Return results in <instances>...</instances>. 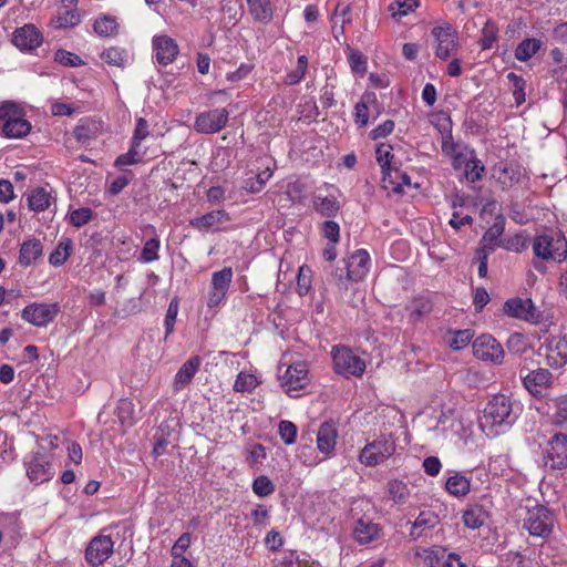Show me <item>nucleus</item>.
Listing matches in <instances>:
<instances>
[{
  "instance_id": "1",
  "label": "nucleus",
  "mask_w": 567,
  "mask_h": 567,
  "mask_svg": "<svg viewBox=\"0 0 567 567\" xmlns=\"http://www.w3.org/2000/svg\"><path fill=\"white\" fill-rule=\"evenodd\" d=\"M513 405L508 396L504 394L494 395L486 404L483 415L480 419V425L483 431L488 430L487 435H497L496 427H508L513 422Z\"/></svg>"
},
{
  "instance_id": "2",
  "label": "nucleus",
  "mask_w": 567,
  "mask_h": 567,
  "mask_svg": "<svg viewBox=\"0 0 567 567\" xmlns=\"http://www.w3.org/2000/svg\"><path fill=\"white\" fill-rule=\"evenodd\" d=\"M395 452V443L389 436H382L368 443L359 453V461L365 466H377L385 462Z\"/></svg>"
},
{
  "instance_id": "3",
  "label": "nucleus",
  "mask_w": 567,
  "mask_h": 567,
  "mask_svg": "<svg viewBox=\"0 0 567 567\" xmlns=\"http://www.w3.org/2000/svg\"><path fill=\"white\" fill-rule=\"evenodd\" d=\"M332 360L334 371L346 378L361 377L365 370L364 360L346 347L333 348Z\"/></svg>"
},
{
  "instance_id": "4",
  "label": "nucleus",
  "mask_w": 567,
  "mask_h": 567,
  "mask_svg": "<svg viewBox=\"0 0 567 567\" xmlns=\"http://www.w3.org/2000/svg\"><path fill=\"white\" fill-rule=\"evenodd\" d=\"M523 527L532 536L546 538L554 527L553 514L547 507L537 505L527 511Z\"/></svg>"
},
{
  "instance_id": "5",
  "label": "nucleus",
  "mask_w": 567,
  "mask_h": 567,
  "mask_svg": "<svg viewBox=\"0 0 567 567\" xmlns=\"http://www.w3.org/2000/svg\"><path fill=\"white\" fill-rule=\"evenodd\" d=\"M534 254L544 260H558L563 261L567 257V244L565 239H554L548 235H540L534 239L533 243Z\"/></svg>"
},
{
  "instance_id": "6",
  "label": "nucleus",
  "mask_w": 567,
  "mask_h": 567,
  "mask_svg": "<svg viewBox=\"0 0 567 567\" xmlns=\"http://www.w3.org/2000/svg\"><path fill=\"white\" fill-rule=\"evenodd\" d=\"M473 354L483 361L502 364L505 352L502 344L491 334H482L473 341Z\"/></svg>"
},
{
  "instance_id": "7",
  "label": "nucleus",
  "mask_w": 567,
  "mask_h": 567,
  "mask_svg": "<svg viewBox=\"0 0 567 567\" xmlns=\"http://www.w3.org/2000/svg\"><path fill=\"white\" fill-rule=\"evenodd\" d=\"M539 354L545 355L547 364L559 369L567 363V338L564 336H551L538 349Z\"/></svg>"
},
{
  "instance_id": "8",
  "label": "nucleus",
  "mask_w": 567,
  "mask_h": 567,
  "mask_svg": "<svg viewBox=\"0 0 567 567\" xmlns=\"http://www.w3.org/2000/svg\"><path fill=\"white\" fill-rule=\"evenodd\" d=\"M280 380L288 395L298 396L299 390L303 389L309 382V371L306 362L299 361L290 364Z\"/></svg>"
},
{
  "instance_id": "9",
  "label": "nucleus",
  "mask_w": 567,
  "mask_h": 567,
  "mask_svg": "<svg viewBox=\"0 0 567 567\" xmlns=\"http://www.w3.org/2000/svg\"><path fill=\"white\" fill-rule=\"evenodd\" d=\"M229 112L226 109H214L196 116L194 130L200 134H215L227 124Z\"/></svg>"
},
{
  "instance_id": "10",
  "label": "nucleus",
  "mask_w": 567,
  "mask_h": 567,
  "mask_svg": "<svg viewBox=\"0 0 567 567\" xmlns=\"http://www.w3.org/2000/svg\"><path fill=\"white\" fill-rule=\"evenodd\" d=\"M114 543L107 535L93 537L85 549V560L91 567H99L113 554Z\"/></svg>"
},
{
  "instance_id": "11",
  "label": "nucleus",
  "mask_w": 567,
  "mask_h": 567,
  "mask_svg": "<svg viewBox=\"0 0 567 567\" xmlns=\"http://www.w3.org/2000/svg\"><path fill=\"white\" fill-rule=\"evenodd\" d=\"M435 40V55L441 60H446L457 45V32L450 25H437L431 31Z\"/></svg>"
},
{
  "instance_id": "12",
  "label": "nucleus",
  "mask_w": 567,
  "mask_h": 567,
  "mask_svg": "<svg viewBox=\"0 0 567 567\" xmlns=\"http://www.w3.org/2000/svg\"><path fill=\"white\" fill-rule=\"evenodd\" d=\"M231 280L233 269L230 267L213 272L210 291L207 298V306L209 308L217 307L226 298Z\"/></svg>"
},
{
  "instance_id": "13",
  "label": "nucleus",
  "mask_w": 567,
  "mask_h": 567,
  "mask_svg": "<svg viewBox=\"0 0 567 567\" xmlns=\"http://www.w3.org/2000/svg\"><path fill=\"white\" fill-rule=\"evenodd\" d=\"M58 312V303H32L22 310V318L35 327H44L54 320Z\"/></svg>"
},
{
  "instance_id": "14",
  "label": "nucleus",
  "mask_w": 567,
  "mask_h": 567,
  "mask_svg": "<svg viewBox=\"0 0 567 567\" xmlns=\"http://www.w3.org/2000/svg\"><path fill=\"white\" fill-rule=\"evenodd\" d=\"M344 264L346 270H348V279L360 281L367 276L371 259L367 250L358 249L344 260Z\"/></svg>"
},
{
  "instance_id": "15",
  "label": "nucleus",
  "mask_w": 567,
  "mask_h": 567,
  "mask_svg": "<svg viewBox=\"0 0 567 567\" xmlns=\"http://www.w3.org/2000/svg\"><path fill=\"white\" fill-rule=\"evenodd\" d=\"M27 474L29 478L37 484L48 482L53 476L49 456L35 453L28 463Z\"/></svg>"
},
{
  "instance_id": "16",
  "label": "nucleus",
  "mask_w": 567,
  "mask_h": 567,
  "mask_svg": "<svg viewBox=\"0 0 567 567\" xmlns=\"http://www.w3.org/2000/svg\"><path fill=\"white\" fill-rule=\"evenodd\" d=\"M155 58L158 64L168 65L178 54V45L168 35H156L152 41Z\"/></svg>"
},
{
  "instance_id": "17",
  "label": "nucleus",
  "mask_w": 567,
  "mask_h": 567,
  "mask_svg": "<svg viewBox=\"0 0 567 567\" xmlns=\"http://www.w3.org/2000/svg\"><path fill=\"white\" fill-rule=\"evenodd\" d=\"M520 370L523 384L533 395L540 394L544 388L551 384L553 375L547 369L539 368L526 374Z\"/></svg>"
},
{
  "instance_id": "18",
  "label": "nucleus",
  "mask_w": 567,
  "mask_h": 567,
  "mask_svg": "<svg viewBox=\"0 0 567 567\" xmlns=\"http://www.w3.org/2000/svg\"><path fill=\"white\" fill-rule=\"evenodd\" d=\"M12 42L20 50H32L41 44L42 38L34 25L25 24L14 31Z\"/></svg>"
},
{
  "instance_id": "19",
  "label": "nucleus",
  "mask_w": 567,
  "mask_h": 567,
  "mask_svg": "<svg viewBox=\"0 0 567 567\" xmlns=\"http://www.w3.org/2000/svg\"><path fill=\"white\" fill-rule=\"evenodd\" d=\"M548 457L551 461L553 468H564L567 466V436L555 434L549 441Z\"/></svg>"
},
{
  "instance_id": "20",
  "label": "nucleus",
  "mask_w": 567,
  "mask_h": 567,
  "mask_svg": "<svg viewBox=\"0 0 567 567\" xmlns=\"http://www.w3.org/2000/svg\"><path fill=\"white\" fill-rule=\"evenodd\" d=\"M202 363V359L198 355H194L189 358L177 371L174 382H173V390L175 392L182 391L184 388H186L196 372L198 371Z\"/></svg>"
},
{
  "instance_id": "21",
  "label": "nucleus",
  "mask_w": 567,
  "mask_h": 567,
  "mask_svg": "<svg viewBox=\"0 0 567 567\" xmlns=\"http://www.w3.org/2000/svg\"><path fill=\"white\" fill-rule=\"evenodd\" d=\"M504 311L517 319L532 320L535 318V307L530 299H509L504 305Z\"/></svg>"
},
{
  "instance_id": "22",
  "label": "nucleus",
  "mask_w": 567,
  "mask_h": 567,
  "mask_svg": "<svg viewBox=\"0 0 567 567\" xmlns=\"http://www.w3.org/2000/svg\"><path fill=\"white\" fill-rule=\"evenodd\" d=\"M431 567H466L455 553L446 554V549L434 547L426 557Z\"/></svg>"
},
{
  "instance_id": "23",
  "label": "nucleus",
  "mask_w": 567,
  "mask_h": 567,
  "mask_svg": "<svg viewBox=\"0 0 567 567\" xmlns=\"http://www.w3.org/2000/svg\"><path fill=\"white\" fill-rule=\"evenodd\" d=\"M249 14L255 22L268 24L274 17V9L270 0H246Z\"/></svg>"
},
{
  "instance_id": "24",
  "label": "nucleus",
  "mask_w": 567,
  "mask_h": 567,
  "mask_svg": "<svg viewBox=\"0 0 567 567\" xmlns=\"http://www.w3.org/2000/svg\"><path fill=\"white\" fill-rule=\"evenodd\" d=\"M228 220V214L225 210L220 209L213 210L200 217L192 219L190 225L199 230H208L210 228L218 227L219 225Z\"/></svg>"
},
{
  "instance_id": "25",
  "label": "nucleus",
  "mask_w": 567,
  "mask_h": 567,
  "mask_svg": "<svg viewBox=\"0 0 567 567\" xmlns=\"http://www.w3.org/2000/svg\"><path fill=\"white\" fill-rule=\"evenodd\" d=\"M379 533L378 524L359 519L353 529V537L358 543L365 545L377 539Z\"/></svg>"
},
{
  "instance_id": "26",
  "label": "nucleus",
  "mask_w": 567,
  "mask_h": 567,
  "mask_svg": "<svg viewBox=\"0 0 567 567\" xmlns=\"http://www.w3.org/2000/svg\"><path fill=\"white\" fill-rule=\"evenodd\" d=\"M43 251L42 244L39 239H29L21 245L19 252V262L22 266H30L35 261Z\"/></svg>"
},
{
  "instance_id": "27",
  "label": "nucleus",
  "mask_w": 567,
  "mask_h": 567,
  "mask_svg": "<svg viewBox=\"0 0 567 567\" xmlns=\"http://www.w3.org/2000/svg\"><path fill=\"white\" fill-rule=\"evenodd\" d=\"M337 430L331 423H323L317 434L318 449L322 453H330L336 445Z\"/></svg>"
},
{
  "instance_id": "28",
  "label": "nucleus",
  "mask_w": 567,
  "mask_h": 567,
  "mask_svg": "<svg viewBox=\"0 0 567 567\" xmlns=\"http://www.w3.org/2000/svg\"><path fill=\"white\" fill-rule=\"evenodd\" d=\"M494 176L503 188H508L519 181L520 172L517 167L506 164L495 168Z\"/></svg>"
},
{
  "instance_id": "29",
  "label": "nucleus",
  "mask_w": 567,
  "mask_h": 567,
  "mask_svg": "<svg viewBox=\"0 0 567 567\" xmlns=\"http://www.w3.org/2000/svg\"><path fill=\"white\" fill-rule=\"evenodd\" d=\"M51 200V193L43 187L33 189L28 196L29 208L34 212H43L48 209Z\"/></svg>"
},
{
  "instance_id": "30",
  "label": "nucleus",
  "mask_w": 567,
  "mask_h": 567,
  "mask_svg": "<svg viewBox=\"0 0 567 567\" xmlns=\"http://www.w3.org/2000/svg\"><path fill=\"white\" fill-rule=\"evenodd\" d=\"M31 131V124L25 118L19 117L16 121L4 123L2 133L8 138H22Z\"/></svg>"
},
{
  "instance_id": "31",
  "label": "nucleus",
  "mask_w": 567,
  "mask_h": 567,
  "mask_svg": "<svg viewBox=\"0 0 567 567\" xmlns=\"http://www.w3.org/2000/svg\"><path fill=\"white\" fill-rule=\"evenodd\" d=\"M542 48V41L536 38L523 40L515 49V58L520 62H526L533 58Z\"/></svg>"
},
{
  "instance_id": "32",
  "label": "nucleus",
  "mask_w": 567,
  "mask_h": 567,
  "mask_svg": "<svg viewBox=\"0 0 567 567\" xmlns=\"http://www.w3.org/2000/svg\"><path fill=\"white\" fill-rule=\"evenodd\" d=\"M219 3L225 24L235 25L241 17L239 0H219Z\"/></svg>"
},
{
  "instance_id": "33",
  "label": "nucleus",
  "mask_w": 567,
  "mask_h": 567,
  "mask_svg": "<svg viewBox=\"0 0 567 567\" xmlns=\"http://www.w3.org/2000/svg\"><path fill=\"white\" fill-rule=\"evenodd\" d=\"M313 206L318 213L327 217L334 216L340 209L339 202L336 197L316 196L313 199Z\"/></svg>"
},
{
  "instance_id": "34",
  "label": "nucleus",
  "mask_w": 567,
  "mask_h": 567,
  "mask_svg": "<svg viewBox=\"0 0 567 567\" xmlns=\"http://www.w3.org/2000/svg\"><path fill=\"white\" fill-rule=\"evenodd\" d=\"M72 241L69 238H63L59 241L56 248L50 254L49 262L52 266L63 265L70 256Z\"/></svg>"
},
{
  "instance_id": "35",
  "label": "nucleus",
  "mask_w": 567,
  "mask_h": 567,
  "mask_svg": "<svg viewBox=\"0 0 567 567\" xmlns=\"http://www.w3.org/2000/svg\"><path fill=\"white\" fill-rule=\"evenodd\" d=\"M391 151H392V146L388 145V144H380L375 151V157L382 168V173L384 174V178H383L384 181H385L386 176H389L391 178L390 162H391V158L393 157Z\"/></svg>"
},
{
  "instance_id": "36",
  "label": "nucleus",
  "mask_w": 567,
  "mask_h": 567,
  "mask_svg": "<svg viewBox=\"0 0 567 567\" xmlns=\"http://www.w3.org/2000/svg\"><path fill=\"white\" fill-rule=\"evenodd\" d=\"M159 246H161V244H159V239L157 237H153V238L146 240L142 248V251L140 255V260L145 264H150V262L158 260Z\"/></svg>"
},
{
  "instance_id": "37",
  "label": "nucleus",
  "mask_w": 567,
  "mask_h": 567,
  "mask_svg": "<svg viewBox=\"0 0 567 567\" xmlns=\"http://www.w3.org/2000/svg\"><path fill=\"white\" fill-rule=\"evenodd\" d=\"M93 28L99 35L111 37L116 33L117 23L114 18L104 16L95 20Z\"/></svg>"
},
{
  "instance_id": "38",
  "label": "nucleus",
  "mask_w": 567,
  "mask_h": 567,
  "mask_svg": "<svg viewBox=\"0 0 567 567\" xmlns=\"http://www.w3.org/2000/svg\"><path fill=\"white\" fill-rule=\"evenodd\" d=\"M417 7V0H395L389 6L393 19H401Z\"/></svg>"
},
{
  "instance_id": "39",
  "label": "nucleus",
  "mask_w": 567,
  "mask_h": 567,
  "mask_svg": "<svg viewBox=\"0 0 567 567\" xmlns=\"http://www.w3.org/2000/svg\"><path fill=\"white\" fill-rule=\"evenodd\" d=\"M446 489L455 496L465 495L470 491V482L462 475H454L447 478Z\"/></svg>"
},
{
  "instance_id": "40",
  "label": "nucleus",
  "mask_w": 567,
  "mask_h": 567,
  "mask_svg": "<svg viewBox=\"0 0 567 567\" xmlns=\"http://www.w3.org/2000/svg\"><path fill=\"white\" fill-rule=\"evenodd\" d=\"M308 69V59L306 55H300L297 61V66L295 70L287 73L285 78V83L287 85L298 84L303 78Z\"/></svg>"
},
{
  "instance_id": "41",
  "label": "nucleus",
  "mask_w": 567,
  "mask_h": 567,
  "mask_svg": "<svg viewBox=\"0 0 567 567\" xmlns=\"http://www.w3.org/2000/svg\"><path fill=\"white\" fill-rule=\"evenodd\" d=\"M452 336L447 341L449 346L453 350H461L465 348L473 339L474 334L471 330H455L450 332Z\"/></svg>"
},
{
  "instance_id": "42",
  "label": "nucleus",
  "mask_w": 567,
  "mask_h": 567,
  "mask_svg": "<svg viewBox=\"0 0 567 567\" xmlns=\"http://www.w3.org/2000/svg\"><path fill=\"white\" fill-rule=\"evenodd\" d=\"M437 524V516L431 512H421L419 516L416 517L415 522L413 523V527L411 530V536L413 538H416L419 535L414 533L415 529L422 528H433Z\"/></svg>"
},
{
  "instance_id": "43",
  "label": "nucleus",
  "mask_w": 567,
  "mask_h": 567,
  "mask_svg": "<svg viewBox=\"0 0 567 567\" xmlns=\"http://www.w3.org/2000/svg\"><path fill=\"white\" fill-rule=\"evenodd\" d=\"M126 54L123 50L112 47L106 50H104L101 54V59L112 66H124V63L126 61Z\"/></svg>"
},
{
  "instance_id": "44",
  "label": "nucleus",
  "mask_w": 567,
  "mask_h": 567,
  "mask_svg": "<svg viewBox=\"0 0 567 567\" xmlns=\"http://www.w3.org/2000/svg\"><path fill=\"white\" fill-rule=\"evenodd\" d=\"M258 380L254 374L239 372L236 378L234 390L236 392H250L258 385Z\"/></svg>"
},
{
  "instance_id": "45",
  "label": "nucleus",
  "mask_w": 567,
  "mask_h": 567,
  "mask_svg": "<svg viewBox=\"0 0 567 567\" xmlns=\"http://www.w3.org/2000/svg\"><path fill=\"white\" fill-rule=\"evenodd\" d=\"M464 163L465 178L471 183L481 179L482 173L484 172V166L482 165L481 161L476 159L475 157H471L468 159H465Z\"/></svg>"
},
{
  "instance_id": "46",
  "label": "nucleus",
  "mask_w": 567,
  "mask_h": 567,
  "mask_svg": "<svg viewBox=\"0 0 567 567\" xmlns=\"http://www.w3.org/2000/svg\"><path fill=\"white\" fill-rule=\"evenodd\" d=\"M140 145L132 143L127 153L120 155L115 161V166L122 167L142 162L143 154L140 152Z\"/></svg>"
},
{
  "instance_id": "47",
  "label": "nucleus",
  "mask_w": 567,
  "mask_h": 567,
  "mask_svg": "<svg viewBox=\"0 0 567 567\" xmlns=\"http://www.w3.org/2000/svg\"><path fill=\"white\" fill-rule=\"evenodd\" d=\"M506 347L511 353L523 354L529 348L527 339L520 333H513L508 337Z\"/></svg>"
},
{
  "instance_id": "48",
  "label": "nucleus",
  "mask_w": 567,
  "mask_h": 567,
  "mask_svg": "<svg viewBox=\"0 0 567 567\" xmlns=\"http://www.w3.org/2000/svg\"><path fill=\"white\" fill-rule=\"evenodd\" d=\"M464 525L468 528L476 529L484 523V513L480 507H472L463 514Z\"/></svg>"
},
{
  "instance_id": "49",
  "label": "nucleus",
  "mask_w": 567,
  "mask_h": 567,
  "mask_svg": "<svg viewBox=\"0 0 567 567\" xmlns=\"http://www.w3.org/2000/svg\"><path fill=\"white\" fill-rule=\"evenodd\" d=\"M94 217V213L91 208L81 207L70 213V223L74 227H82L89 224Z\"/></svg>"
},
{
  "instance_id": "50",
  "label": "nucleus",
  "mask_w": 567,
  "mask_h": 567,
  "mask_svg": "<svg viewBox=\"0 0 567 567\" xmlns=\"http://www.w3.org/2000/svg\"><path fill=\"white\" fill-rule=\"evenodd\" d=\"M23 116L22 110L14 102H4L0 106V121L4 123H9L11 121H16L19 117Z\"/></svg>"
},
{
  "instance_id": "51",
  "label": "nucleus",
  "mask_w": 567,
  "mask_h": 567,
  "mask_svg": "<svg viewBox=\"0 0 567 567\" xmlns=\"http://www.w3.org/2000/svg\"><path fill=\"white\" fill-rule=\"evenodd\" d=\"M388 492H389L390 497L395 503L405 502V499L410 493L406 484H404L401 481H396V480L388 483Z\"/></svg>"
},
{
  "instance_id": "52",
  "label": "nucleus",
  "mask_w": 567,
  "mask_h": 567,
  "mask_svg": "<svg viewBox=\"0 0 567 567\" xmlns=\"http://www.w3.org/2000/svg\"><path fill=\"white\" fill-rule=\"evenodd\" d=\"M255 494L260 497L268 496L275 492V485L267 476H258L252 483Z\"/></svg>"
},
{
  "instance_id": "53",
  "label": "nucleus",
  "mask_w": 567,
  "mask_h": 567,
  "mask_svg": "<svg viewBox=\"0 0 567 567\" xmlns=\"http://www.w3.org/2000/svg\"><path fill=\"white\" fill-rule=\"evenodd\" d=\"M179 305L178 300L174 298L166 310L165 319H164V326L166 330V337H168L174 331V324L176 321V317L178 313Z\"/></svg>"
},
{
  "instance_id": "54",
  "label": "nucleus",
  "mask_w": 567,
  "mask_h": 567,
  "mask_svg": "<svg viewBox=\"0 0 567 567\" xmlns=\"http://www.w3.org/2000/svg\"><path fill=\"white\" fill-rule=\"evenodd\" d=\"M496 39H497L496 27L493 23L487 22L482 30V38L480 39L481 48L483 50L491 49L493 43L496 41Z\"/></svg>"
},
{
  "instance_id": "55",
  "label": "nucleus",
  "mask_w": 567,
  "mask_h": 567,
  "mask_svg": "<svg viewBox=\"0 0 567 567\" xmlns=\"http://www.w3.org/2000/svg\"><path fill=\"white\" fill-rule=\"evenodd\" d=\"M279 435L286 444L290 445L296 441L297 426L290 421H281L279 423Z\"/></svg>"
},
{
  "instance_id": "56",
  "label": "nucleus",
  "mask_w": 567,
  "mask_h": 567,
  "mask_svg": "<svg viewBox=\"0 0 567 567\" xmlns=\"http://www.w3.org/2000/svg\"><path fill=\"white\" fill-rule=\"evenodd\" d=\"M96 127H91L90 125H78L74 128V136L78 142L85 144L91 138L95 137Z\"/></svg>"
},
{
  "instance_id": "57",
  "label": "nucleus",
  "mask_w": 567,
  "mask_h": 567,
  "mask_svg": "<svg viewBox=\"0 0 567 567\" xmlns=\"http://www.w3.org/2000/svg\"><path fill=\"white\" fill-rule=\"evenodd\" d=\"M55 60L59 61L62 65L66 66H78L82 64V60L79 55L70 53L65 50H59L55 53Z\"/></svg>"
},
{
  "instance_id": "58",
  "label": "nucleus",
  "mask_w": 567,
  "mask_h": 567,
  "mask_svg": "<svg viewBox=\"0 0 567 567\" xmlns=\"http://www.w3.org/2000/svg\"><path fill=\"white\" fill-rule=\"evenodd\" d=\"M148 124L147 121L143 117H140L136 122V127L134 131V135L132 137V143L135 145H141V142L148 136Z\"/></svg>"
},
{
  "instance_id": "59",
  "label": "nucleus",
  "mask_w": 567,
  "mask_h": 567,
  "mask_svg": "<svg viewBox=\"0 0 567 567\" xmlns=\"http://www.w3.org/2000/svg\"><path fill=\"white\" fill-rule=\"evenodd\" d=\"M332 281L333 284L340 289V290H348V282L352 281L351 279H348V270H346V266L342 268H336L334 271L331 272Z\"/></svg>"
},
{
  "instance_id": "60",
  "label": "nucleus",
  "mask_w": 567,
  "mask_h": 567,
  "mask_svg": "<svg viewBox=\"0 0 567 567\" xmlns=\"http://www.w3.org/2000/svg\"><path fill=\"white\" fill-rule=\"evenodd\" d=\"M322 231L324 237L329 239L333 245L339 241L340 227L336 221H324L322 226Z\"/></svg>"
},
{
  "instance_id": "61",
  "label": "nucleus",
  "mask_w": 567,
  "mask_h": 567,
  "mask_svg": "<svg viewBox=\"0 0 567 567\" xmlns=\"http://www.w3.org/2000/svg\"><path fill=\"white\" fill-rule=\"evenodd\" d=\"M190 545V534L184 533L179 536V538L175 542L173 548H172V555L173 557H181L184 555L186 549Z\"/></svg>"
},
{
  "instance_id": "62",
  "label": "nucleus",
  "mask_w": 567,
  "mask_h": 567,
  "mask_svg": "<svg viewBox=\"0 0 567 567\" xmlns=\"http://www.w3.org/2000/svg\"><path fill=\"white\" fill-rule=\"evenodd\" d=\"M59 28H69L76 25L80 22V16L74 11H65L56 20Z\"/></svg>"
},
{
  "instance_id": "63",
  "label": "nucleus",
  "mask_w": 567,
  "mask_h": 567,
  "mask_svg": "<svg viewBox=\"0 0 567 567\" xmlns=\"http://www.w3.org/2000/svg\"><path fill=\"white\" fill-rule=\"evenodd\" d=\"M350 65L353 72L364 74L367 70V60L361 53L353 52L350 55Z\"/></svg>"
},
{
  "instance_id": "64",
  "label": "nucleus",
  "mask_w": 567,
  "mask_h": 567,
  "mask_svg": "<svg viewBox=\"0 0 567 567\" xmlns=\"http://www.w3.org/2000/svg\"><path fill=\"white\" fill-rule=\"evenodd\" d=\"M556 413L555 416L558 422L567 421V395H561L555 399Z\"/></svg>"
}]
</instances>
